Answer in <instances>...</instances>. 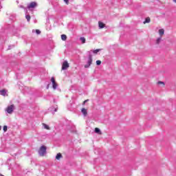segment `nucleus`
<instances>
[{
	"mask_svg": "<svg viewBox=\"0 0 176 176\" xmlns=\"http://www.w3.org/2000/svg\"><path fill=\"white\" fill-rule=\"evenodd\" d=\"M3 129V131L5 132L8 131V126L4 125Z\"/></svg>",
	"mask_w": 176,
	"mask_h": 176,
	"instance_id": "aec40b11",
	"label": "nucleus"
},
{
	"mask_svg": "<svg viewBox=\"0 0 176 176\" xmlns=\"http://www.w3.org/2000/svg\"><path fill=\"white\" fill-rule=\"evenodd\" d=\"M95 133L96 134H98L99 135H102V132H101V130H100L99 128H95Z\"/></svg>",
	"mask_w": 176,
	"mask_h": 176,
	"instance_id": "0eeeda50",
	"label": "nucleus"
},
{
	"mask_svg": "<svg viewBox=\"0 0 176 176\" xmlns=\"http://www.w3.org/2000/svg\"><path fill=\"white\" fill-rule=\"evenodd\" d=\"M25 19L28 23L31 21V16L30 14L25 15Z\"/></svg>",
	"mask_w": 176,
	"mask_h": 176,
	"instance_id": "4468645a",
	"label": "nucleus"
},
{
	"mask_svg": "<svg viewBox=\"0 0 176 176\" xmlns=\"http://www.w3.org/2000/svg\"><path fill=\"white\" fill-rule=\"evenodd\" d=\"M160 41H162V37H160L157 39L156 41L157 45H159V43H160Z\"/></svg>",
	"mask_w": 176,
	"mask_h": 176,
	"instance_id": "a211bd4d",
	"label": "nucleus"
},
{
	"mask_svg": "<svg viewBox=\"0 0 176 176\" xmlns=\"http://www.w3.org/2000/svg\"><path fill=\"white\" fill-rule=\"evenodd\" d=\"M93 63V57L91 56V55H89V60H88V62H87V64L91 66V64Z\"/></svg>",
	"mask_w": 176,
	"mask_h": 176,
	"instance_id": "423d86ee",
	"label": "nucleus"
},
{
	"mask_svg": "<svg viewBox=\"0 0 176 176\" xmlns=\"http://www.w3.org/2000/svg\"><path fill=\"white\" fill-rule=\"evenodd\" d=\"M61 39H62V41H67V35L62 34L61 35Z\"/></svg>",
	"mask_w": 176,
	"mask_h": 176,
	"instance_id": "dca6fc26",
	"label": "nucleus"
},
{
	"mask_svg": "<svg viewBox=\"0 0 176 176\" xmlns=\"http://www.w3.org/2000/svg\"><path fill=\"white\" fill-rule=\"evenodd\" d=\"M173 2H175V3H176V0H173Z\"/></svg>",
	"mask_w": 176,
	"mask_h": 176,
	"instance_id": "bb28decb",
	"label": "nucleus"
},
{
	"mask_svg": "<svg viewBox=\"0 0 176 176\" xmlns=\"http://www.w3.org/2000/svg\"><path fill=\"white\" fill-rule=\"evenodd\" d=\"M101 50L100 49H97V50H94V54H97V53L98 52H100Z\"/></svg>",
	"mask_w": 176,
	"mask_h": 176,
	"instance_id": "6ab92c4d",
	"label": "nucleus"
},
{
	"mask_svg": "<svg viewBox=\"0 0 176 176\" xmlns=\"http://www.w3.org/2000/svg\"><path fill=\"white\" fill-rule=\"evenodd\" d=\"M14 111V104H10L8 106L7 108L6 109V112H7V113H9L10 115H12Z\"/></svg>",
	"mask_w": 176,
	"mask_h": 176,
	"instance_id": "f257e3e1",
	"label": "nucleus"
},
{
	"mask_svg": "<svg viewBox=\"0 0 176 176\" xmlns=\"http://www.w3.org/2000/svg\"><path fill=\"white\" fill-rule=\"evenodd\" d=\"M6 89H2L0 91V94L1 96H3V97H5V96H6Z\"/></svg>",
	"mask_w": 176,
	"mask_h": 176,
	"instance_id": "f8f14e48",
	"label": "nucleus"
},
{
	"mask_svg": "<svg viewBox=\"0 0 176 176\" xmlns=\"http://www.w3.org/2000/svg\"><path fill=\"white\" fill-rule=\"evenodd\" d=\"M80 41H81L82 43H86V38L85 37H80Z\"/></svg>",
	"mask_w": 176,
	"mask_h": 176,
	"instance_id": "f3484780",
	"label": "nucleus"
},
{
	"mask_svg": "<svg viewBox=\"0 0 176 176\" xmlns=\"http://www.w3.org/2000/svg\"><path fill=\"white\" fill-rule=\"evenodd\" d=\"M46 146H41L38 150V153L40 156H45L46 154Z\"/></svg>",
	"mask_w": 176,
	"mask_h": 176,
	"instance_id": "f03ea898",
	"label": "nucleus"
},
{
	"mask_svg": "<svg viewBox=\"0 0 176 176\" xmlns=\"http://www.w3.org/2000/svg\"><path fill=\"white\" fill-rule=\"evenodd\" d=\"M51 82H52V87L54 90L57 89V83L56 82V80H54V77H52Z\"/></svg>",
	"mask_w": 176,
	"mask_h": 176,
	"instance_id": "39448f33",
	"label": "nucleus"
},
{
	"mask_svg": "<svg viewBox=\"0 0 176 176\" xmlns=\"http://www.w3.org/2000/svg\"><path fill=\"white\" fill-rule=\"evenodd\" d=\"M158 85H163V86H164V82H163L162 81H159Z\"/></svg>",
	"mask_w": 176,
	"mask_h": 176,
	"instance_id": "5701e85b",
	"label": "nucleus"
},
{
	"mask_svg": "<svg viewBox=\"0 0 176 176\" xmlns=\"http://www.w3.org/2000/svg\"><path fill=\"white\" fill-rule=\"evenodd\" d=\"M158 32L160 34V37L162 38V36L164 35V29H160Z\"/></svg>",
	"mask_w": 176,
	"mask_h": 176,
	"instance_id": "6e6552de",
	"label": "nucleus"
},
{
	"mask_svg": "<svg viewBox=\"0 0 176 176\" xmlns=\"http://www.w3.org/2000/svg\"><path fill=\"white\" fill-rule=\"evenodd\" d=\"M1 126H0V131H1Z\"/></svg>",
	"mask_w": 176,
	"mask_h": 176,
	"instance_id": "c85d7f7f",
	"label": "nucleus"
},
{
	"mask_svg": "<svg viewBox=\"0 0 176 176\" xmlns=\"http://www.w3.org/2000/svg\"><path fill=\"white\" fill-rule=\"evenodd\" d=\"M97 65H101V60H96Z\"/></svg>",
	"mask_w": 176,
	"mask_h": 176,
	"instance_id": "4be33fe9",
	"label": "nucleus"
},
{
	"mask_svg": "<svg viewBox=\"0 0 176 176\" xmlns=\"http://www.w3.org/2000/svg\"><path fill=\"white\" fill-rule=\"evenodd\" d=\"M89 67H90V65H89L88 64L85 65V68H89Z\"/></svg>",
	"mask_w": 176,
	"mask_h": 176,
	"instance_id": "393cba45",
	"label": "nucleus"
},
{
	"mask_svg": "<svg viewBox=\"0 0 176 176\" xmlns=\"http://www.w3.org/2000/svg\"><path fill=\"white\" fill-rule=\"evenodd\" d=\"M98 25L99 28H104L105 27L104 23L101 21H98Z\"/></svg>",
	"mask_w": 176,
	"mask_h": 176,
	"instance_id": "9b49d317",
	"label": "nucleus"
},
{
	"mask_svg": "<svg viewBox=\"0 0 176 176\" xmlns=\"http://www.w3.org/2000/svg\"><path fill=\"white\" fill-rule=\"evenodd\" d=\"M0 176H4L3 175H2V174H0Z\"/></svg>",
	"mask_w": 176,
	"mask_h": 176,
	"instance_id": "cd10ccee",
	"label": "nucleus"
},
{
	"mask_svg": "<svg viewBox=\"0 0 176 176\" xmlns=\"http://www.w3.org/2000/svg\"><path fill=\"white\" fill-rule=\"evenodd\" d=\"M36 34H37V35H39L41 34V30H36Z\"/></svg>",
	"mask_w": 176,
	"mask_h": 176,
	"instance_id": "412c9836",
	"label": "nucleus"
},
{
	"mask_svg": "<svg viewBox=\"0 0 176 176\" xmlns=\"http://www.w3.org/2000/svg\"><path fill=\"white\" fill-rule=\"evenodd\" d=\"M143 23L144 24H146V23H151V18L149 17L146 18L145 21Z\"/></svg>",
	"mask_w": 176,
	"mask_h": 176,
	"instance_id": "2eb2a0df",
	"label": "nucleus"
},
{
	"mask_svg": "<svg viewBox=\"0 0 176 176\" xmlns=\"http://www.w3.org/2000/svg\"><path fill=\"white\" fill-rule=\"evenodd\" d=\"M65 3H67V5H68V2H69V0H64Z\"/></svg>",
	"mask_w": 176,
	"mask_h": 176,
	"instance_id": "a878e982",
	"label": "nucleus"
},
{
	"mask_svg": "<svg viewBox=\"0 0 176 176\" xmlns=\"http://www.w3.org/2000/svg\"><path fill=\"white\" fill-rule=\"evenodd\" d=\"M43 126L44 129H45L46 130H50V126H49V125H47L45 123H43Z\"/></svg>",
	"mask_w": 176,
	"mask_h": 176,
	"instance_id": "ddd939ff",
	"label": "nucleus"
},
{
	"mask_svg": "<svg viewBox=\"0 0 176 176\" xmlns=\"http://www.w3.org/2000/svg\"><path fill=\"white\" fill-rule=\"evenodd\" d=\"M61 158H63V155H61L60 153H58L56 156V160H60Z\"/></svg>",
	"mask_w": 176,
	"mask_h": 176,
	"instance_id": "9d476101",
	"label": "nucleus"
},
{
	"mask_svg": "<svg viewBox=\"0 0 176 176\" xmlns=\"http://www.w3.org/2000/svg\"><path fill=\"white\" fill-rule=\"evenodd\" d=\"M81 112L84 115V116H87V110L86 109L82 108Z\"/></svg>",
	"mask_w": 176,
	"mask_h": 176,
	"instance_id": "1a4fd4ad",
	"label": "nucleus"
},
{
	"mask_svg": "<svg viewBox=\"0 0 176 176\" xmlns=\"http://www.w3.org/2000/svg\"><path fill=\"white\" fill-rule=\"evenodd\" d=\"M87 101H89V99L85 100L83 102L82 105H85V104H86V102H87Z\"/></svg>",
	"mask_w": 176,
	"mask_h": 176,
	"instance_id": "b1692460",
	"label": "nucleus"
},
{
	"mask_svg": "<svg viewBox=\"0 0 176 176\" xmlns=\"http://www.w3.org/2000/svg\"><path fill=\"white\" fill-rule=\"evenodd\" d=\"M38 6V4L35 1H32L30 3V5L28 6V9H32L34 8H36Z\"/></svg>",
	"mask_w": 176,
	"mask_h": 176,
	"instance_id": "20e7f679",
	"label": "nucleus"
},
{
	"mask_svg": "<svg viewBox=\"0 0 176 176\" xmlns=\"http://www.w3.org/2000/svg\"><path fill=\"white\" fill-rule=\"evenodd\" d=\"M69 68V63H68V61L65 60L62 64V70L65 71V69H68Z\"/></svg>",
	"mask_w": 176,
	"mask_h": 176,
	"instance_id": "7ed1b4c3",
	"label": "nucleus"
}]
</instances>
